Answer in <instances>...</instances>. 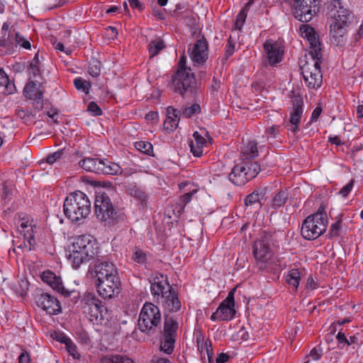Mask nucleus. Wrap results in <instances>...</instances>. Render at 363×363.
<instances>
[{
  "mask_svg": "<svg viewBox=\"0 0 363 363\" xmlns=\"http://www.w3.org/2000/svg\"><path fill=\"white\" fill-rule=\"evenodd\" d=\"M327 15L331 20L330 35L331 43L342 47L347 42L346 34L350 26L357 21L354 13L345 6L342 0H329L326 4Z\"/></svg>",
  "mask_w": 363,
  "mask_h": 363,
  "instance_id": "obj_1",
  "label": "nucleus"
},
{
  "mask_svg": "<svg viewBox=\"0 0 363 363\" xmlns=\"http://www.w3.org/2000/svg\"><path fill=\"white\" fill-rule=\"evenodd\" d=\"M88 274L94 280L97 292L104 298H112L121 291V279L115 264L105 259L93 263Z\"/></svg>",
  "mask_w": 363,
  "mask_h": 363,
  "instance_id": "obj_2",
  "label": "nucleus"
},
{
  "mask_svg": "<svg viewBox=\"0 0 363 363\" xmlns=\"http://www.w3.org/2000/svg\"><path fill=\"white\" fill-rule=\"evenodd\" d=\"M67 259L75 269H79L82 264L89 262V267L93 263L102 262L105 259L99 255L97 242L90 235H83L74 239Z\"/></svg>",
  "mask_w": 363,
  "mask_h": 363,
  "instance_id": "obj_3",
  "label": "nucleus"
},
{
  "mask_svg": "<svg viewBox=\"0 0 363 363\" xmlns=\"http://www.w3.org/2000/svg\"><path fill=\"white\" fill-rule=\"evenodd\" d=\"M65 216L72 222L85 218L91 212V202L87 196L80 191L71 193L64 201Z\"/></svg>",
  "mask_w": 363,
  "mask_h": 363,
  "instance_id": "obj_4",
  "label": "nucleus"
},
{
  "mask_svg": "<svg viewBox=\"0 0 363 363\" xmlns=\"http://www.w3.org/2000/svg\"><path fill=\"white\" fill-rule=\"evenodd\" d=\"M328 223V216L325 209L320 207L316 213L308 216L303 220L301 234L305 240H315L325 232Z\"/></svg>",
  "mask_w": 363,
  "mask_h": 363,
  "instance_id": "obj_5",
  "label": "nucleus"
},
{
  "mask_svg": "<svg viewBox=\"0 0 363 363\" xmlns=\"http://www.w3.org/2000/svg\"><path fill=\"white\" fill-rule=\"evenodd\" d=\"M95 213L105 225H113L120 219V215L113 207L108 194L103 191H97L94 201Z\"/></svg>",
  "mask_w": 363,
  "mask_h": 363,
  "instance_id": "obj_6",
  "label": "nucleus"
},
{
  "mask_svg": "<svg viewBox=\"0 0 363 363\" xmlns=\"http://www.w3.org/2000/svg\"><path fill=\"white\" fill-rule=\"evenodd\" d=\"M138 325L140 330L147 335H153L161 325V314L159 308L152 303H145L139 315Z\"/></svg>",
  "mask_w": 363,
  "mask_h": 363,
  "instance_id": "obj_7",
  "label": "nucleus"
},
{
  "mask_svg": "<svg viewBox=\"0 0 363 363\" xmlns=\"http://www.w3.org/2000/svg\"><path fill=\"white\" fill-rule=\"evenodd\" d=\"M260 165L252 160H243L235 164L228 175L229 180L236 186H243L260 172Z\"/></svg>",
  "mask_w": 363,
  "mask_h": 363,
  "instance_id": "obj_8",
  "label": "nucleus"
},
{
  "mask_svg": "<svg viewBox=\"0 0 363 363\" xmlns=\"http://www.w3.org/2000/svg\"><path fill=\"white\" fill-rule=\"evenodd\" d=\"M173 90L182 97L192 96L196 91V82L191 69L177 71L172 78Z\"/></svg>",
  "mask_w": 363,
  "mask_h": 363,
  "instance_id": "obj_9",
  "label": "nucleus"
},
{
  "mask_svg": "<svg viewBox=\"0 0 363 363\" xmlns=\"http://www.w3.org/2000/svg\"><path fill=\"white\" fill-rule=\"evenodd\" d=\"M294 17L300 22H310L320 9V0H290Z\"/></svg>",
  "mask_w": 363,
  "mask_h": 363,
  "instance_id": "obj_10",
  "label": "nucleus"
},
{
  "mask_svg": "<svg viewBox=\"0 0 363 363\" xmlns=\"http://www.w3.org/2000/svg\"><path fill=\"white\" fill-rule=\"evenodd\" d=\"M82 311L86 318L93 324L101 323L104 319V311L106 308L101 301L94 295H85L81 301Z\"/></svg>",
  "mask_w": 363,
  "mask_h": 363,
  "instance_id": "obj_11",
  "label": "nucleus"
},
{
  "mask_svg": "<svg viewBox=\"0 0 363 363\" xmlns=\"http://www.w3.org/2000/svg\"><path fill=\"white\" fill-rule=\"evenodd\" d=\"M313 64L307 62L301 67L305 84L308 89H318L323 83V75L320 70V60L313 59Z\"/></svg>",
  "mask_w": 363,
  "mask_h": 363,
  "instance_id": "obj_12",
  "label": "nucleus"
},
{
  "mask_svg": "<svg viewBox=\"0 0 363 363\" xmlns=\"http://www.w3.org/2000/svg\"><path fill=\"white\" fill-rule=\"evenodd\" d=\"M235 289H232L227 297L221 302L218 308L211 315L213 321H228L235 315Z\"/></svg>",
  "mask_w": 363,
  "mask_h": 363,
  "instance_id": "obj_13",
  "label": "nucleus"
},
{
  "mask_svg": "<svg viewBox=\"0 0 363 363\" xmlns=\"http://www.w3.org/2000/svg\"><path fill=\"white\" fill-rule=\"evenodd\" d=\"M289 98L293 110L290 114L289 124L286 127L289 130L296 134L300 130L299 125L303 111V101L300 94L294 90L290 91Z\"/></svg>",
  "mask_w": 363,
  "mask_h": 363,
  "instance_id": "obj_14",
  "label": "nucleus"
},
{
  "mask_svg": "<svg viewBox=\"0 0 363 363\" xmlns=\"http://www.w3.org/2000/svg\"><path fill=\"white\" fill-rule=\"evenodd\" d=\"M23 93L26 99L32 101L34 110L40 111L43 108L44 92L41 83L28 81L23 88Z\"/></svg>",
  "mask_w": 363,
  "mask_h": 363,
  "instance_id": "obj_15",
  "label": "nucleus"
},
{
  "mask_svg": "<svg viewBox=\"0 0 363 363\" xmlns=\"http://www.w3.org/2000/svg\"><path fill=\"white\" fill-rule=\"evenodd\" d=\"M301 35L303 38H306L311 45L312 49L310 52L313 59L320 60L322 57L321 49L320 48V43L319 37L313 28L308 24H302L300 26Z\"/></svg>",
  "mask_w": 363,
  "mask_h": 363,
  "instance_id": "obj_16",
  "label": "nucleus"
},
{
  "mask_svg": "<svg viewBox=\"0 0 363 363\" xmlns=\"http://www.w3.org/2000/svg\"><path fill=\"white\" fill-rule=\"evenodd\" d=\"M41 279L45 283H47L54 290L57 291L65 297H69L72 295L74 296V298L79 297L78 291L66 289L63 286L61 277H57L54 272L50 270L44 272L41 275Z\"/></svg>",
  "mask_w": 363,
  "mask_h": 363,
  "instance_id": "obj_17",
  "label": "nucleus"
},
{
  "mask_svg": "<svg viewBox=\"0 0 363 363\" xmlns=\"http://www.w3.org/2000/svg\"><path fill=\"white\" fill-rule=\"evenodd\" d=\"M252 252L257 262L261 264L260 267L265 265L272 257V250L266 238H262L255 241Z\"/></svg>",
  "mask_w": 363,
  "mask_h": 363,
  "instance_id": "obj_18",
  "label": "nucleus"
},
{
  "mask_svg": "<svg viewBox=\"0 0 363 363\" xmlns=\"http://www.w3.org/2000/svg\"><path fill=\"white\" fill-rule=\"evenodd\" d=\"M263 48L269 65L275 66L282 60L284 49L278 41L272 39L267 40Z\"/></svg>",
  "mask_w": 363,
  "mask_h": 363,
  "instance_id": "obj_19",
  "label": "nucleus"
},
{
  "mask_svg": "<svg viewBox=\"0 0 363 363\" xmlns=\"http://www.w3.org/2000/svg\"><path fill=\"white\" fill-rule=\"evenodd\" d=\"M35 302L38 306L50 315H57L61 312L60 301L47 293H42L35 296Z\"/></svg>",
  "mask_w": 363,
  "mask_h": 363,
  "instance_id": "obj_20",
  "label": "nucleus"
},
{
  "mask_svg": "<svg viewBox=\"0 0 363 363\" xmlns=\"http://www.w3.org/2000/svg\"><path fill=\"white\" fill-rule=\"evenodd\" d=\"M150 291L154 297L163 296L167 293V291L172 289L169 285L167 276L160 273H156L154 277L150 279Z\"/></svg>",
  "mask_w": 363,
  "mask_h": 363,
  "instance_id": "obj_21",
  "label": "nucleus"
},
{
  "mask_svg": "<svg viewBox=\"0 0 363 363\" xmlns=\"http://www.w3.org/2000/svg\"><path fill=\"white\" fill-rule=\"evenodd\" d=\"M208 44L204 37L197 40L190 53L191 60L197 65H203L208 57Z\"/></svg>",
  "mask_w": 363,
  "mask_h": 363,
  "instance_id": "obj_22",
  "label": "nucleus"
},
{
  "mask_svg": "<svg viewBox=\"0 0 363 363\" xmlns=\"http://www.w3.org/2000/svg\"><path fill=\"white\" fill-rule=\"evenodd\" d=\"M181 111L173 106L167 108V117L164 121V128L169 131H174L178 126L180 121Z\"/></svg>",
  "mask_w": 363,
  "mask_h": 363,
  "instance_id": "obj_23",
  "label": "nucleus"
},
{
  "mask_svg": "<svg viewBox=\"0 0 363 363\" xmlns=\"http://www.w3.org/2000/svg\"><path fill=\"white\" fill-rule=\"evenodd\" d=\"M128 193L133 197L143 208L147 206L148 196L143 188L135 184H129L127 186Z\"/></svg>",
  "mask_w": 363,
  "mask_h": 363,
  "instance_id": "obj_24",
  "label": "nucleus"
},
{
  "mask_svg": "<svg viewBox=\"0 0 363 363\" xmlns=\"http://www.w3.org/2000/svg\"><path fill=\"white\" fill-rule=\"evenodd\" d=\"M164 299V306L170 312H177L181 308V302L177 291L172 288L162 296Z\"/></svg>",
  "mask_w": 363,
  "mask_h": 363,
  "instance_id": "obj_25",
  "label": "nucleus"
},
{
  "mask_svg": "<svg viewBox=\"0 0 363 363\" xmlns=\"http://www.w3.org/2000/svg\"><path fill=\"white\" fill-rule=\"evenodd\" d=\"M103 159L86 157L79 162V166L85 171L101 174Z\"/></svg>",
  "mask_w": 363,
  "mask_h": 363,
  "instance_id": "obj_26",
  "label": "nucleus"
},
{
  "mask_svg": "<svg viewBox=\"0 0 363 363\" xmlns=\"http://www.w3.org/2000/svg\"><path fill=\"white\" fill-rule=\"evenodd\" d=\"M264 196L262 193L255 191L245 198V205L253 208L254 210H259L262 206V200Z\"/></svg>",
  "mask_w": 363,
  "mask_h": 363,
  "instance_id": "obj_27",
  "label": "nucleus"
},
{
  "mask_svg": "<svg viewBox=\"0 0 363 363\" xmlns=\"http://www.w3.org/2000/svg\"><path fill=\"white\" fill-rule=\"evenodd\" d=\"M301 279V272L298 269H290L286 276V282L296 291Z\"/></svg>",
  "mask_w": 363,
  "mask_h": 363,
  "instance_id": "obj_28",
  "label": "nucleus"
},
{
  "mask_svg": "<svg viewBox=\"0 0 363 363\" xmlns=\"http://www.w3.org/2000/svg\"><path fill=\"white\" fill-rule=\"evenodd\" d=\"M101 174L116 175L121 173V167L116 163L109 161L108 159H103L101 169Z\"/></svg>",
  "mask_w": 363,
  "mask_h": 363,
  "instance_id": "obj_29",
  "label": "nucleus"
},
{
  "mask_svg": "<svg viewBox=\"0 0 363 363\" xmlns=\"http://www.w3.org/2000/svg\"><path fill=\"white\" fill-rule=\"evenodd\" d=\"M288 198L289 193L286 190H279L272 198V207L276 210L284 206Z\"/></svg>",
  "mask_w": 363,
  "mask_h": 363,
  "instance_id": "obj_30",
  "label": "nucleus"
},
{
  "mask_svg": "<svg viewBox=\"0 0 363 363\" xmlns=\"http://www.w3.org/2000/svg\"><path fill=\"white\" fill-rule=\"evenodd\" d=\"M178 330V323L173 318L165 319L164 324V335L176 337Z\"/></svg>",
  "mask_w": 363,
  "mask_h": 363,
  "instance_id": "obj_31",
  "label": "nucleus"
},
{
  "mask_svg": "<svg viewBox=\"0 0 363 363\" xmlns=\"http://www.w3.org/2000/svg\"><path fill=\"white\" fill-rule=\"evenodd\" d=\"M175 340L176 337L163 335L160 342V350L167 354H171L174 351Z\"/></svg>",
  "mask_w": 363,
  "mask_h": 363,
  "instance_id": "obj_32",
  "label": "nucleus"
},
{
  "mask_svg": "<svg viewBox=\"0 0 363 363\" xmlns=\"http://www.w3.org/2000/svg\"><path fill=\"white\" fill-rule=\"evenodd\" d=\"M100 363H135L134 361L123 355H109L103 357Z\"/></svg>",
  "mask_w": 363,
  "mask_h": 363,
  "instance_id": "obj_33",
  "label": "nucleus"
},
{
  "mask_svg": "<svg viewBox=\"0 0 363 363\" xmlns=\"http://www.w3.org/2000/svg\"><path fill=\"white\" fill-rule=\"evenodd\" d=\"M34 228H35V225L31 224L29 227L26 228V229L20 231L23 235L24 240L28 241L29 244V250L33 248L36 244L34 238Z\"/></svg>",
  "mask_w": 363,
  "mask_h": 363,
  "instance_id": "obj_34",
  "label": "nucleus"
},
{
  "mask_svg": "<svg viewBox=\"0 0 363 363\" xmlns=\"http://www.w3.org/2000/svg\"><path fill=\"white\" fill-rule=\"evenodd\" d=\"M165 48L164 43L161 39L152 40L148 45L150 57H152L157 55L162 50Z\"/></svg>",
  "mask_w": 363,
  "mask_h": 363,
  "instance_id": "obj_35",
  "label": "nucleus"
},
{
  "mask_svg": "<svg viewBox=\"0 0 363 363\" xmlns=\"http://www.w3.org/2000/svg\"><path fill=\"white\" fill-rule=\"evenodd\" d=\"M40 62L39 60V54L37 52L31 62H30L28 71L29 74L33 78L40 74Z\"/></svg>",
  "mask_w": 363,
  "mask_h": 363,
  "instance_id": "obj_36",
  "label": "nucleus"
},
{
  "mask_svg": "<svg viewBox=\"0 0 363 363\" xmlns=\"http://www.w3.org/2000/svg\"><path fill=\"white\" fill-rule=\"evenodd\" d=\"M242 153L245 156V160H249L248 159L257 157L258 150L257 143L255 141H249L244 150L242 151Z\"/></svg>",
  "mask_w": 363,
  "mask_h": 363,
  "instance_id": "obj_37",
  "label": "nucleus"
},
{
  "mask_svg": "<svg viewBox=\"0 0 363 363\" xmlns=\"http://www.w3.org/2000/svg\"><path fill=\"white\" fill-rule=\"evenodd\" d=\"M74 85L75 88L87 94L91 88V83L82 77H77L74 79Z\"/></svg>",
  "mask_w": 363,
  "mask_h": 363,
  "instance_id": "obj_38",
  "label": "nucleus"
},
{
  "mask_svg": "<svg viewBox=\"0 0 363 363\" xmlns=\"http://www.w3.org/2000/svg\"><path fill=\"white\" fill-rule=\"evenodd\" d=\"M180 111L181 116L182 115L185 118H191L201 112V106L199 104H194L190 106L183 108Z\"/></svg>",
  "mask_w": 363,
  "mask_h": 363,
  "instance_id": "obj_39",
  "label": "nucleus"
},
{
  "mask_svg": "<svg viewBox=\"0 0 363 363\" xmlns=\"http://www.w3.org/2000/svg\"><path fill=\"white\" fill-rule=\"evenodd\" d=\"M135 147L141 152L148 155H152L153 153V146L152 145L147 141H138L135 143Z\"/></svg>",
  "mask_w": 363,
  "mask_h": 363,
  "instance_id": "obj_40",
  "label": "nucleus"
},
{
  "mask_svg": "<svg viewBox=\"0 0 363 363\" xmlns=\"http://www.w3.org/2000/svg\"><path fill=\"white\" fill-rule=\"evenodd\" d=\"M235 43L234 40L232 39V37H230L225 48V56L221 59V63L223 65H224L228 61V58L233 55L235 52Z\"/></svg>",
  "mask_w": 363,
  "mask_h": 363,
  "instance_id": "obj_41",
  "label": "nucleus"
},
{
  "mask_svg": "<svg viewBox=\"0 0 363 363\" xmlns=\"http://www.w3.org/2000/svg\"><path fill=\"white\" fill-rule=\"evenodd\" d=\"M101 63L100 61L92 59L89 65V74L94 77L99 76L101 74Z\"/></svg>",
  "mask_w": 363,
  "mask_h": 363,
  "instance_id": "obj_42",
  "label": "nucleus"
},
{
  "mask_svg": "<svg viewBox=\"0 0 363 363\" xmlns=\"http://www.w3.org/2000/svg\"><path fill=\"white\" fill-rule=\"evenodd\" d=\"M28 282L26 280L21 279L17 284L14 285V290L20 296H24L28 291Z\"/></svg>",
  "mask_w": 363,
  "mask_h": 363,
  "instance_id": "obj_43",
  "label": "nucleus"
},
{
  "mask_svg": "<svg viewBox=\"0 0 363 363\" xmlns=\"http://www.w3.org/2000/svg\"><path fill=\"white\" fill-rule=\"evenodd\" d=\"M341 229L342 219L339 218L337 221L331 225L328 233V237L332 238L340 236Z\"/></svg>",
  "mask_w": 363,
  "mask_h": 363,
  "instance_id": "obj_44",
  "label": "nucleus"
},
{
  "mask_svg": "<svg viewBox=\"0 0 363 363\" xmlns=\"http://www.w3.org/2000/svg\"><path fill=\"white\" fill-rule=\"evenodd\" d=\"M132 259L134 260V262L140 264H145L147 261V255L145 252L142 250L136 248L133 253Z\"/></svg>",
  "mask_w": 363,
  "mask_h": 363,
  "instance_id": "obj_45",
  "label": "nucleus"
},
{
  "mask_svg": "<svg viewBox=\"0 0 363 363\" xmlns=\"http://www.w3.org/2000/svg\"><path fill=\"white\" fill-rule=\"evenodd\" d=\"M247 13L245 12L240 11L236 16V19L234 23V28L235 30H241L247 18Z\"/></svg>",
  "mask_w": 363,
  "mask_h": 363,
  "instance_id": "obj_46",
  "label": "nucleus"
},
{
  "mask_svg": "<svg viewBox=\"0 0 363 363\" xmlns=\"http://www.w3.org/2000/svg\"><path fill=\"white\" fill-rule=\"evenodd\" d=\"M15 43L16 47L19 45L26 50H30L31 48L29 40L21 35L18 32L15 33Z\"/></svg>",
  "mask_w": 363,
  "mask_h": 363,
  "instance_id": "obj_47",
  "label": "nucleus"
},
{
  "mask_svg": "<svg viewBox=\"0 0 363 363\" xmlns=\"http://www.w3.org/2000/svg\"><path fill=\"white\" fill-rule=\"evenodd\" d=\"M64 155V150H58L57 151L50 154L46 157V162L52 164L58 161L62 158V155Z\"/></svg>",
  "mask_w": 363,
  "mask_h": 363,
  "instance_id": "obj_48",
  "label": "nucleus"
},
{
  "mask_svg": "<svg viewBox=\"0 0 363 363\" xmlns=\"http://www.w3.org/2000/svg\"><path fill=\"white\" fill-rule=\"evenodd\" d=\"M65 349L74 359H79L80 358V354L77 350V347L71 339L68 340L67 342H65Z\"/></svg>",
  "mask_w": 363,
  "mask_h": 363,
  "instance_id": "obj_49",
  "label": "nucleus"
},
{
  "mask_svg": "<svg viewBox=\"0 0 363 363\" xmlns=\"http://www.w3.org/2000/svg\"><path fill=\"white\" fill-rule=\"evenodd\" d=\"M354 184V179H352L348 184L344 186L338 192V194L342 196L343 198H346L348 194L351 192Z\"/></svg>",
  "mask_w": 363,
  "mask_h": 363,
  "instance_id": "obj_50",
  "label": "nucleus"
},
{
  "mask_svg": "<svg viewBox=\"0 0 363 363\" xmlns=\"http://www.w3.org/2000/svg\"><path fill=\"white\" fill-rule=\"evenodd\" d=\"M0 86H5L6 91H9L10 94L12 93V91L9 90L11 84L9 77L2 68H0Z\"/></svg>",
  "mask_w": 363,
  "mask_h": 363,
  "instance_id": "obj_51",
  "label": "nucleus"
},
{
  "mask_svg": "<svg viewBox=\"0 0 363 363\" xmlns=\"http://www.w3.org/2000/svg\"><path fill=\"white\" fill-rule=\"evenodd\" d=\"M205 348L208 356V363H211L213 362L214 352L212 346V342L210 339H207L205 341Z\"/></svg>",
  "mask_w": 363,
  "mask_h": 363,
  "instance_id": "obj_52",
  "label": "nucleus"
},
{
  "mask_svg": "<svg viewBox=\"0 0 363 363\" xmlns=\"http://www.w3.org/2000/svg\"><path fill=\"white\" fill-rule=\"evenodd\" d=\"M87 110L91 113L93 116H101L103 112L101 108L94 101L89 104Z\"/></svg>",
  "mask_w": 363,
  "mask_h": 363,
  "instance_id": "obj_53",
  "label": "nucleus"
},
{
  "mask_svg": "<svg viewBox=\"0 0 363 363\" xmlns=\"http://www.w3.org/2000/svg\"><path fill=\"white\" fill-rule=\"evenodd\" d=\"M189 146L191 152L195 157H201L202 155L203 148V145L200 146L199 145L195 144L194 141H191Z\"/></svg>",
  "mask_w": 363,
  "mask_h": 363,
  "instance_id": "obj_54",
  "label": "nucleus"
},
{
  "mask_svg": "<svg viewBox=\"0 0 363 363\" xmlns=\"http://www.w3.org/2000/svg\"><path fill=\"white\" fill-rule=\"evenodd\" d=\"M52 337L57 340V342H60L61 343H64L65 345V342H67L68 340H70L68 337H67L65 333L62 332H54V333L52 334Z\"/></svg>",
  "mask_w": 363,
  "mask_h": 363,
  "instance_id": "obj_55",
  "label": "nucleus"
},
{
  "mask_svg": "<svg viewBox=\"0 0 363 363\" xmlns=\"http://www.w3.org/2000/svg\"><path fill=\"white\" fill-rule=\"evenodd\" d=\"M6 40L8 43V47H6V49L9 50L11 53L13 50L14 47H16L15 33L9 32Z\"/></svg>",
  "mask_w": 363,
  "mask_h": 363,
  "instance_id": "obj_56",
  "label": "nucleus"
},
{
  "mask_svg": "<svg viewBox=\"0 0 363 363\" xmlns=\"http://www.w3.org/2000/svg\"><path fill=\"white\" fill-rule=\"evenodd\" d=\"M193 137L194 138V143L195 144L201 145H204L206 143V140L205 138L202 135L201 133L199 132H194L193 134Z\"/></svg>",
  "mask_w": 363,
  "mask_h": 363,
  "instance_id": "obj_57",
  "label": "nucleus"
},
{
  "mask_svg": "<svg viewBox=\"0 0 363 363\" xmlns=\"http://www.w3.org/2000/svg\"><path fill=\"white\" fill-rule=\"evenodd\" d=\"M197 192V189H194L189 192L185 193L180 197L181 201L186 205L191 200L192 196Z\"/></svg>",
  "mask_w": 363,
  "mask_h": 363,
  "instance_id": "obj_58",
  "label": "nucleus"
},
{
  "mask_svg": "<svg viewBox=\"0 0 363 363\" xmlns=\"http://www.w3.org/2000/svg\"><path fill=\"white\" fill-rule=\"evenodd\" d=\"M310 357L315 361L320 359L322 357V350L314 347L310 352Z\"/></svg>",
  "mask_w": 363,
  "mask_h": 363,
  "instance_id": "obj_59",
  "label": "nucleus"
},
{
  "mask_svg": "<svg viewBox=\"0 0 363 363\" xmlns=\"http://www.w3.org/2000/svg\"><path fill=\"white\" fill-rule=\"evenodd\" d=\"M186 56L182 55L180 57L179 61L178 62L177 71L188 70L189 69H190L189 67H186Z\"/></svg>",
  "mask_w": 363,
  "mask_h": 363,
  "instance_id": "obj_60",
  "label": "nucleus"
},
{
  "mask_svg": "<svg viewBox=\"0 0 363 363\" xmlns=\"http://www.w3.org/2000/svg\"><path fill=\"white\" fill-rule=\"evenodd\" d=\"M128 2L132 9L143 11L145 8L144 5L139 0H128Z\"/></svg>",
  "mask_w": 363,
  "mask_h": 363,
  "instance_id": "obj_61",
  "label": "nucleus"
},
{
  "mask_svg": "<svg viewBox=\"0 0 363 363\" xmlns=\"http://www.w3.org/2000/svg\"><path fill=\"white\" fill-rule=\"evenodd\" d=\"M318 284L315 280L313 279V277L310 275L308 278L307 283H306V288L308 289L314 290L317 289Z\"/></svg>",
  "mask_w": 363,
  "mask_h": 363,
  "instance_id": "obj_62",
  "label": "nucleus"
},
{
  "mask_svg": "<svg viewBox=\"0 0 363 363\" xmlns=\"http://www.w3.org/2000/svg\"><path fill=\"white\" fill-rule=\"evenodd\" d=\"M266 133L275 138L279 133V126L272 125L266 130Z\"/></svg>",
  "mask_w": 363,
  "mask_h": 363,
  "instance_id": "obj_63",
  "label": "nucleus"
},
{
  "mask_svg": "<svg viewBox=\"0 0 363 363\" xmlns=\"http://www.w3.org/2000/svg\"><path fill=\"white\" fill-rule=\"evenodd\" d=\"M30 355L26 351H23L18 357L19 363H30Z\"/></svg>",
  "mask_w": 363,
  "mask_h": 363,
  "instance_id": "obj_64",
  "label": "nucleus"
}]
</instances>
